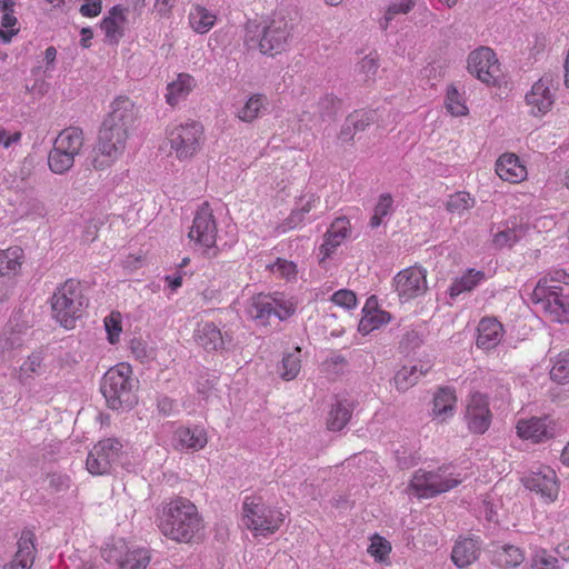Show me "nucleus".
Wrapping results in <instances>:
<instances>
[{"label": "nucleus", "mask_w": 569, "mask_h": 569, "mask_svg": "<svg viewBox=\"0 0 569 569\" xmlns=\"http://www.w3.org/2000/svg\"><path fill=\"white\" fill-rule=\"evenodd\" d=\"M131 350L134 353V356L141 360L148 358V352L146 350L144 345L140 340H132L131 341Z\"/></svg>", "instance_id": "nucleus-62"}, {"label": "nucleus", "mask_w": 569, "mask_h": 569, "mask_svg": "<svg viewBox=\"0 0 569 569\" xmlns=\"http://www.w3.org/2000/svg\"><path fill=\"white\" fill-rule=\"evenodd\" d=\"M176 439L182 448L199 450L207 443V436L201 428H180L176 431Z\"/></svg>", "instance_id": "nucleus-36"}, {"label": "nucleus", "mask_w": 569, "mask_h": 569, "mask_svg": "<svg viewBox=\"0 0 569 569\" xmlns=\"http://www.w3.org/2000/svg\"><path fill=\"white\" fill-rule=\"evenodd\" d=\"M380 67V58L377 51L365 56L356 66V72L363 82L373 81Z\"/></svg>", "instance_id": "nucleus-42"}, {"label": "nucleus", "mask_w": 569, "mask_h": 569, "mask_svg": "<svg viewBox=\"0 0 569 569\" xmlns=\"http://www.w3.org/2000/svg\"><path fill=\"white\" fill-rule=\"evenodd\" d=\"M49 486L57 492L67 491L70 488L71 480L68 476L61 473H51L48 476Z\"/></svg>", "instance_id": "nucleus-57"}, {"label": "nucleus", "mask_w": 569, "mask_h": 569, "mask_svg": "<svg viewBox=\"0 0 569 569\" xmlns=\"http://www.w3.org/2000/svg\"><path fill=\"white\" fill-rule=\"evenodd\" d=\"M13 6L14 2L11 0H3L2 2V11L4 12L1 18L2 29H14V26L18 23V19L13 14Z\"/></svg>", "instance_id": "nucleus-56"}, {"label": "nucleus", "mask_w": 569, "mask_h": 569, "mask_svg": "<svg viewBox=\"0 0 569 569\" xmlns=\"http://www.w3.org/2000/svg\"><path fill=\"white\" fill-rule=\"evenodd\" d=\"M86 2L80 7V12L84 17H97L101 12L102 0H84Z\"/></svg>", "instance_id": "nucleus-58"}, {"label": "nucleus", "mask_w": 569, "mask_h": 569, "mask_svg": "<svg viewBox=\"0 0 569 569\" xmlns=\"http://www.w3.org/2000/svg\"><path fill=\"white\" fill-rule=\"evenodd\" d=\"M123 455V446L117 438L100 440L93 446L87 458V469L92 475L109 473Z\"/></svg>", "instance_id": "nucleus-11"}, {"label": "nucleus", "mask_w": 569, "mask_h": 569, "mask_svg": "<svg viewBox=\"0 0 569 569\" xmlns=\"http://www.w3.org/2000/svg\"><path fill=\"white\" fill-rule=\"evenodd\" d=\"M193 338L197 345L207 351H214L223 346L221 330L210 321L198 323Z\"/></svg>", "instance_id": "nucleus-28"}, {"label": "nucleus", "mask_w": 569, "mask_h": 569, "mask_svg": "<svg viewBox=\"0 0 569 569\" xmlns=\"http://www.w3.org/2000/svg\"><path fill=\"white\" fill-rule=\"evenodd\" d=\"M469 73L487 86L500 83L502 71L496 52L489 47L472 50L467 60Z\"/></svg>", "instance_id": "nucleus-9"}, {"label": "nucleus", "mask_w": 569, "mask_h": 569, "mask_svg": "<svg viewBox=\"0 0 569 569\" xmlns=\"http://www.w3.org/2000/svg\"><path fill=\"white\" fill-rule=\"evenodd\" d=\"M528 224L518 219L507 220L502 228L492 237V243L498 249L512 248L528 232Z\"/></svg>", "instance_id": "nucleus-23"}, {"label": "nucleus", "mask_w": 569, "mask_h": 569, "mask_svg": "<svg viewBox=\"0 0 569 569\" xmlns=\"http://www.w3.org/2000/svg\"><path fill=\"white\" fill-rule=\"evenodd\" d=\"M497 176L509 183H521L528 178V170L521 159L512 152L502 153L496 161Z\"/></svg>", "instance_id": "nucleus-20"}, {"label": "nucleus", "mask_w": 569, "mask_h": 569, "mask_svg": "<svg viewBox=\"0 0 569 569\" xmlns=\"http://www.w3.org/2000/svg\"><path fill=\"white\" fill-rule=\"evenodd\" d=\"M284 519L281 509L254 503L251 506V533L256 538H268L280 529Z\"/></svg>", "instance_id": "nucleus-16"}, {"label": "nucleus", "mask_w": 569, "mask_h": 569, "mask_svg": "<svg viewBox=\"0 0 569 569\" xmlns=\"http://www.w3.org/2000/svg\"><path fill=\"white\" fill-rule=\"evenodd\" d=\"M92 36H93V33L90 28H82L80 44L83 48H89L91 46L90 40L92 39Z\"/></svg>", "instance_id": "nucleus-64"}, {"label": "nucleus", "mask_w": 569, "mask_h": 569, "mask_svg": "<svg viewBox=\"0 0 569 569\" xmlns=\"http://www.w3.org/2000/svg\"><path fill=\"white\" fill-rule=\"evenodd\" d=\"M83 132L80 128L70 127L62 130L56 138L53 146L64 152L70 153L73 158L79 154L83 146Z\"/></svg>", "instance_id": "nucleus-31"}, {"label": "nucleus", "mask_w": 569, "mask_h": 569, "mask_svg": "<svg viewBox=\"0 0 569 569\" xmlns=\"http://www.w3.org/2000/svg\"><path fill=\"white\" fill-rule=\"evenodd\" d=\"M556 80L552 74L546 73L540 77L525 96L529 114L542 118L549 113L556 101Z\"/></svg>", "instance_id": "nucleus-12"}, {"label": "nucleus", "mask_w": 569, "mask_h": 569, "mask_svg": "<svg viewBox=\"0 0 569 569\" xmlns=\"http://www.w3.org/2000/svg\"><path fill=\"white\" fill-rule=\"evenodd\" d=\"M331 301L339 307L353 309L357 306V296L352 290L340 289L331 296Z\"/></svg>", "instance_id": "nucleus-54"}, {"label": "nucleus", "mask_w": 569, "mask_h": 569, "mask_svg": "<svg viewBox=\"0 0 569 569\" xmlns=\"http://www.w3.org/2000/svg\"><path fill=\"white\" fill-rule=\"evenodd\" d=\"M126 22L124 9L121 6H114L110 9L109 14L103 18L100 23L107 40L110 43H118L123 36L122 24Z\"/></svg>", "instance_id": "nucleus-30"}, {"label": "nucleus", "mask_w": 569, "mask_h": 569, "mask_svg": "<svg viewBox=\"0 0 569 569\" xmlns=\"http://www.w3.org/2000/svg\"><path fill=\"white\" fill-rule=\"evenodd\" d=\"M157 525L164 537L183 543L199 539L203 529L196 505L183 497L164 501L158 507Z\"/></svg>", "instance_id": "nucleus-2"}, {"label": "nucleus", "mask_w": 569, "mask_h": 569, "mask_svg": "<svg viewBox=\"0 0 569 569\" xmlns=\"http://www.w3.org/2000/svg\"><path fill=\"white\" fill-rule=\"evenodd\" d=\"M457 405L456 391L450 387L439 388L432 399L431 415L440 422L447 421L455 415Z\"/></svg>", "instance_id": "nucleus-25"}, {"label": "nucleus", "mask_w": 569, "mask_h": 569, "mask_svg": "<svg viewBox=\"0 0 569 569\" xmlns=\"http://www.w3.org/2000/svg\"><path fill=\"white\" fill-rule=\"evenodd\" d=\"M523 485L530 491H535L546 503H552L558 499L560 485L556 471L549 467L540 468L523 478Z\"/></svg>", "instance_id": "nucleus-18"}, {"label": "nucleus", "mask_w": 569, "mask_h": 569, "mask_svg": "<svg viewBox=\"0 0 569 569\" xmlns=\"http://www.w3.org/2000/svg\"><path fill=\"white\" fill-rule=\"evenodd\" d=\"M550 378L559 383L569 382V350L558 356L550 370Z\"/></svg>", "instance_id": "nucleus-49"}, {"label": "nucleus", "mask_w": 569, "mask_h": 569, "mask_svg": "<svg viewBox=\"0 0 569 569\" xmlns=\"http://www.w3.org/2000/svg\"><path fill=\"white\" fill-rule=\"evenodd\" d=\"M393 288L401 302L423 296L428 290L426 269L411 266L399 271L393 278Z\"/></svg>", "instance_id": "nucleus-15"}, {"label": "nucleus", "mask_w": 569, "mask_h": 569, "mask_svg": "<svg viewBox=\"0 0 569 569\" xmlns=\"http://www.w3.org/2000/svg\"><path fill=\"white\" fill-rule=\"evenodd\" d=\"M267 98L262 94L251 96V118L261 114L267 109Z\"/></svg>", "instance_id": "nucleus-60"}, {"label": "nucleus", "mask_w": 569, "mask_h": 569, "mask_svg": "<svg viewBox=\"0 0 569 569\" xmlns=\"http://www.w3.org/2000/svg\"><path fill=\"white\" fill-rule=\"evenodd\" d=\"M87 306L79 281L67 280L57 288L51 298L53 318L66 329L74 327L77 319L81 318Z\"/></svg>", "instance_id": "nucleus-6"}, {"label": "nucleus", "mask_w": 569, "mask_h": 569, "mask_svg": "<svg viewBox=\"0 0 569 569\" xmlns=\"http://www.w3.org/2000/svg\"><path fill=\"white\" fill-rule=\"evenodd\" d=\"M416 4V0H396L390 3L383 14L382 20L380 21V26L382 29H387L389 23L398 16V14H407L409 13Z\"/></svg>", "instance_id": "nucleus-45"}, {"label": "nucleus", "mask_w": 569, "mask_h": 569, "mask_svg": "<svg viewBox=\"0 0 569 569\" xmlns=\"http://www.w3.org/2000/svg\"><path fill=\"white\" fill-rule=\"evenodd\" d=\"M36 536L32 530L24 529L21 532L20 539L18 541V551L14 556V559L20 562H28V567L31 568L34 561L36 547H34Z\"/></svg>", "instance_id": "nucleus-40"}, {"label": "nucleus", "mask_w": 569, "mask_h": 569, "mask_svg": "<svg viewBox=\"0 0 569 569\" xmlns=\"http://www.w3.org/2000/svg\"><path fill=\"white\" fill-rule=\"evenodd\" d=\"M525 560V552L521 548L506 545L493 551V561L502 568H515Z\"/></svg>", "instance_id": "nucleus-35"}, {"label": "nucleus", "mask_w": 569, "mask_h": 569, "mask_svg": "<svg viewBox=\"0 0 569 569\" xmlns=\"http://www.w3.org/2000/svg\"><path fill=\"white\" fill-rule=\"evenodd\" d=\"M445 107L452 117H466L469 113L465 94L453 84L448 86L446 90Z\"/></svg>", "instance_id": "nucleus-37"}, {"label": "nucleus", "mask_w": 569, "mask_h": 569, "mask_svg": "<svg viewBox=\"0 0 569 569\" xmlns=\"http://www.w3.org/2000/svg\"><path fill=\"white\" fill-rule=\"evenodd\" d=\"M216 17L209 13L204 8L197 7L190 14V23L194 31L199 33L207 32L214 23Z\"/></svg>", "instance_id": "nucleus-47"}, {"label": "nucleus", "mask_w": 569, "mask_h": 569, "mask_svg": "<svg viewBox=\"0 0 569 569\" xmlns=\"http://www.w3.org/2000/svg\"><path fill=\"white\" fill-rule=\"evenodd\" d=\"M110 108L100 126L96 156L91 159L96 170H104L123 154L138 118V109L129 98H117Z\"/></svg>", "instance_id": "nucleus-1"}, {"label": "nucleus", "mask_w": 569, "mask_h": 569, "mask_svg": "<svg viewBox=\"0 0 569 569\" xmlns=\"http://www.w3.org/2000/svg\"><path fill=\"white\" fill-rule=\"evenodd\" d=\"M194 79L188 73L178 74L177 80L167 86L166 100L170 106H174L179 99L184 98L194 87Z\"/></svg>", "instance_id": "nucleus-33"}, {"label": "nucleus", "mask_w": 569, "mask_h": 569, "mask_svg": "<svg viewBox=\"0 0 569 569\" xmlns=\"http://www.w3.org/2000/svg\"><path fill=\"white\" fill-rule=\"evenodd\" d=\"M429 362H419L411 366H403L397 371L393 378L396 388L399 391H406L413 387L421 377L426 376L431 370Z\"/></svg>", "instance_id": "nucleus-29"}, {"label": "nucleus", "mask_w": 569, "mask_h": 569, "mask_svg": "<svg viewBox=\"0 0 569 569\" xmlns=\"http://www.w3.org/2000/svg\"><path fill=\"white\" fill-rule=\"evenodd\" d=\"M362 317L359 322V331L368 335L371 331L379 329L381 326L387 325L391 317L387 311L378 308L377 298L375 296L368 298L362 309Z\"/></svg>", "instance_id": "nucleus-24"}, {"label": "nucleus", "mask_w": 569, "mask_h": 569, "mask_svg": "<svg viewBox=\"0 0 569 569\" xmlns=\"http://www.w3.org/2000/svg\"><path fill=\"white\" fill-rule=\"evenodd\" d=\"M74 158L70 156V153L64 152V150L59 149L53 146L52 150L48 156V164L52 172L62 174L71 169L73 166Z\"/></svg>", "instance_id": "nucleus-43"}, {"label": "nucleus", "mask_w": 569, "mask_h": 569, "mask_svg": "<svg viewBox=\"0 0 569 569\" xmlns=\"http://www.w3.org/2000/svg\"><path fill=\"white\" fill-rule=\"evenodd\" d=\"M188 237L208 252L214 247L217 223L208 202H204L196 212Z\"/></svg>", "instance_id": "nucleus-17"}, {"label": "nucleus", "mask_w": 569, "mask_h": 569, "mask_svg": "<svg viewBox=\"0 0 569 569\" xmlns=\"http://www.w3.org/2000/svg\"><path fill=\"white\" fill-rule=\"evenodd\" d=\"M370 543L367 548V552L373 558L377 563L389 565L390 553L392 546L385 537L379 533H373L369 538Z\"/></svg>", "instance_id": "nucleus-39"}, {"label": "nucleus", "mask_w": 569, "mask_h": 569, "mask_svg": "<svg viewBox=\"0 0 569 569\" xmlns=\"http://www.w3.org/2000/svg\"><path fill=\"white\" fill-rule=\"evenodd\" d=\"M480 555V542L472 538H461L456 541L451 559L459 568H466L473 563Z\"/></svg>", "instance_id": "nucleus-26"}, {"label": "nucleus", "mask_w": 569, "mask_h": 569, "mask_svg": "<svg viewBox=\"0 0 569 569\" xmlns=\"http://www.w3.org/2000/svg\"><path fill=\"white\" fill-rule=\"evenodd\" d=\"M486 278L485 272L469 269L460 278H457L449 287V296L456 298L463 292L473 290Z\"/></svg>", "instance_id": "nucleus-32"}, {"label": "nucleus", "mask_w": 569, "mask_h": 569, "mask_svg": "<svg viewBox=\"0 0 569 569\" xmlns=\"http://www.w3.org/2000/svg\"><path fill=\"white\" fill-rule=\"evenodd\" d=\"M203 127L197 121L174 126L168 131L171 149L179 160L192 158L200 149Z\"/></svg>", "instance_id": "nucleus-10"}, {"label": "nucleus", "mask_w": 569, "mask_h": 569, "mask_svg": "<svg viewBox=\"0 0 569 569\" xmlns=\"http://www.w3.org/2000/svg\"><path fill=\"white\" fill-rule=\"evenodd\" d=\"M392 202V197L389 193L380 196L370 219V226L372 228H377L381 224L382 219L391 211Z\"/></svg>", "instance_id": "nucleus-50"}, {"label": "nucleus", "mask_w": 569, "mask_h": 569, "mask_svg": "<svg viewBox=\"0 0 569 569\" xmlns=\"http://www.w3.org/2000/svg\"><path fill=\"white\" fill-rule=\"evenodd\" d=\"M516 430L519 438L530 440L533 443H540L553 438L555 422L548 417L519 419L516 425Z\"/></svg>", "instance_id": "nucleus-19"}, {"label": "nucleus", "mask_w": 569, "mask_h": 569, "mask_svg": "<svg viewBox=\"0 0 569 569\" xmlns=\"http://www.w3.org/2000/svg\"><path fill=\"white\" fill-rule=\"evenodd\" d=\"M23 251L20 247L0 250V277L17 274L21 267Z\"/></svg>", "instance_id": "nucleus-38"}, {"label": "nucleus", "mask_w": 569, "mask_h": 569, "mask_svg": "<svg viewBox=\"0 0 569 569\" xmlns=\"http://www.w3.org/2000/svg\"><path fill=\"white\" fill-rule=\"evenodd\" d=\"M101 552L106 561L118 563V569H146L151 559L147 549H130L123 539L113 540Z\"/></svg>", "instance_id": "nucleus-14"}, {"label": "nucleus", "mask_w": 569, "mask_h": 569, "mask_svg": "<svg viewBox=\"0 0 569 569\" xmlns=\"http://www.w3.org/2000/svg\"><path fill=\"white\" fill-rule=\"evenodd\" d=\"M43 356L41 351L32 352L28 359L21 365L19 371V380L21 383H27L29 378L33 375H41L43 369Z\"/></svg>", "instance_id": "nucleus-44"}, {"label": "nucleus", "mask_w": 569, "mask_h": 569, "mask_svg": "<svg viewBox=\"0 0 569 569\" xmlns=\"http://www.w3.org/2000/svg\"><path fill=\"white\" fill-rule=\"evenodd\" d=\"M158 411L164 417H171L176 412V405L169 397H160L157 402Z\"/></svg>", "instance_id": "nucleus-59"}, {"label": "nucleus", "mask_w": 569, "mask_h": 569, "mask_svg": "<svg viewBox=\"0 0 569 569\" xmlns=\"http://www.w3.org/2000/svg\"><path fill=\"white\" fill-rule=\"evenodd\" d=\"M532 569H560L559 560L557 557L548 552L543 548L535 550L531 557Z\"/></svg>", "instance_id": "nucleus-48"}, {"label": "nucleus", "mask_w": 569, "mask_h": 569, "mask_svg": "<svg viewBox=\"0 0 569 569\" xmlns=\"http://www.w3.org/2000/svg\"><path fill=\"white\" fill-rule=\"evenodd\" d=\"M104 328L108 333V340L114 345L119 341L120 332L122 331L121 316L119 312H111L104 318Z\"/></svg>", "instance_id": "nucleus-51"}, {"label": "nucleus", "mask_w": 569, "mask_h": 569, "mask_svg": "<svg viewBox=\"0 0 569 569\" xmlns=\"http://www.w3.org/2000/svg\"><path fill=\"white\" fill-rule=\"evenodd\" d=\"M351 224L348 218L339 217L328 228L322 244L319 247L320 260L329 258L336 249L349 237Z\"/></svg>", "instance_id": "nucleus-22"}, {"label": "nucleus", "mask_w": 569, "mask_h": 569, "mask_svg": "<svg viewBox=\"0 0 569 569\" xmlns=\"http://www.w3.org/2000/svg\"><path fill=\"white\" fill-rule=\"evenodd\" d=\"M557 555L565 561H569V541L559 543L556 548Z\"/></svg>", "instance_id": "nucleus-63"}, {"label": "nucleus", "mask_w": 569, "mask_h": 569, "mask_svg": "<svg viewBox=\"0 0 569 569\" xmlns=\"http://www.w3.org/2000/svg\"><path fill=\"white\" fill-rule=\"evenodd\" d=\"M266 269L278 278L292 280L297 277V264L293 261L278 258L273 263L266 264Z\"/></svg>", "instance_id": "nucleus-46"}, {"label": "nucleus", "mask_w": 569, "mask_h": 569, "mask_svg": "<svg viewBox=\"0 0 569 569\" xmlns=\"http://www.w3.org/2000/svg\"><path fill=\"white\" fill-rule=\"evenodd\" d=\"M319 106L321 109H330L331 113H336L341 106V100L333 94H327L320 100Z\"/></svg>", "instance_id": "nucleus-61"}, {"label": "nucleus", "mask_w": 569, "mask_h": 569, "mask_svg": "<svg viewBox=\"0 0 569 569\" xmlns=\"http://www.w3.org/2000/svg\"><path fill=\"white\" fill-rule=\"evenodd\" d=\"M505 336L502 323L495 317H483L477 326L476 346L490 351L499 346Z\"/></svg>", "instance_id": "nucleus-21"}, {"label": "nucleus", "mask_w": 569, "mask_h": 569, "mask_svg": "<svg viewBox=\"0 0 569 569\" xmlns=\"http://www.w3.org/2000/svg\"><path fill=\"white\" fill-rule=\"evenodd\" d=\"M465 479L451 466H441L435 471L418 469L412 475L408 491L418 499L433 498L458 487Z\"/></svg>", "instance_id": "nucleus-5"}, {"label": "nucleus", "mask_w": 569, "mask_h": 569, "mask_svg": "<svg viewBox=\"0 0 569 569\" xmlns=\"http://www.w3.org/2000/svg\"><path fill=\"white\" fill-rule=\"evenodd\" d=\"M375 114L370 110H357L349 114L347 121L353 126L357 131L365 130L372 121Z\"/></svg>", "instance_id": "nucleus-52"}, {"label": "nucleus", "mask_w": 569, "mask_h": 569, "mask_svg": "<svg viewBox=\"0 0 569 569\" xmlns=\"http://www.w3.org/2000/svg\"><path fill=\"white\" fill-rule=\"evenodd\" d=\"M355 407V402L349 399H338L328 412L327 429L330 431L342 430L350 421Z\"/></svg>", "instance_id": "nucleus-27"}, {"label": "nucleus", "mask_w": 569, "mask_h": 569, "mask_svg": "<svg viewBox=\"0 0 569 569\" xmlns=\"http://www.w3.org/2000/svg\"><path fill=\"white\" fill-rule=\"evenodd\" d=\"M295 21L284 10L273 12L264 22L258 43L260 52L273 57L286 51L293 37Z\"/></svg>", "instance_id": "nucleus-7"}, {"label": "nucleus", "mask_w": 569, "mask_h": 569, "mask_svg": "<svg viewBox=\"0 0 569 569\" xmlns=\"http://www.w3.org/2000/svg\"><path fill=\"white\" fill-rule=\"evenodd\" d=\"M531 302L553 321L569 322V273L553 270L539 279Z\"/></svg>", "instance_id": "nucleus-3"}, {"label": "nucleus", "mask_w": 569, "mask_h": 569, "mask_svg": "<svg viewBox=\"0 0 569 569\" xmlns=\"http://www.w3.org/2000/svg\"><path fill=\"white\" fill-rule=\"evenodd\" d=\"M300 348L297 347L293 352L283 356L278 372L281 379L291 381L296 379L301 370Z\"/></svg>", "instance_id": "nucleus-41"}, {"label": "nucleus", "mask_w": 569, "mask_h": 569, "mask_svg": "<svg viewBox=\"0 0 569 569\" xmlns=\"http://www.w3.org/2000/svg\"><path fill=\"white\" fill-rule=\"evenodd\" d=\"M307 218L299 212L297 208H295L288 218L280 224L277 226L276 230L278 233H286L290 230L299 228L305 224Z\"/></svg>", "instance_id": "nucleus-53"}, {"label": "nucleus", "mask_w": 569, "mask_h": 569, "mask_svg": "<svg viewBox=\"0 0 569 569\" xmlns=\"http://www.w3.org/2000/svg\"><path fill=\"white\" fill-rule=\"evenodd\" d=\"M492 418L489 397L480 391L471 392L466 399L463 413L469 432L472 435L486 433L492 423Z\"/></svg>", "instance_id": "nucleus-13"}, {"label": "nucleus", "mask_w": 569, "mask_h": 569, "mask_svg": "<svg viewBox=\"0 0 569 569\" xmlns=\"http://www.w3.org/2000/svg\"><path fill=\"white\" fill-rule=\"evenodd\" d=\"M319 203V196L315 193H306L299 198L296 208L299 210L300 213H302V216L307 218V214L310 213L313 209H316Z\"/></svg>", "instance_id": "nucleus-55"}, {"label": "nucleus", "mask_w": 569, "mask_h": 569, "mask_svg": "<svg viewBox=\"0 0 569 569\" xmlns=\"http://www.w3.org/2000/svg\"><path fill=\"white\" fill-rule=\"evenodd\" d=\"M257 326L267 327L284 321L296 312V305L282 295H259L253 300Z\"/></svg>", "instance_id": "nucleus-8"}, {"label": "nucleus", "mask_w": 569, "mask_h": 569, "mask_svg": "<svg viewBox=\"0 0 569 569\" xmlns=\"http://www.w3.org/2000/svg\"><path fill=\"white\" fill-rule=\"evenodd\" d=\"M136 383L129 365L119 363L110 368L103 375L100 383L107 406L112 410L131 409L138 402Z\"/></svg>", "instance_id": "nucleus-4"}, {"label": "nucleus", "mask_w": 569, "mask_h": 569, "mask_svg": "<svg viewBox=\"0 0 569 569\" xmlns=\"http://www.w3.org/2000/svg\"><path fill=\"white\" fill-rule=\"evenodd\" d=\"M476 206V198L468 191H456L448 196L445 208L451 214L459 217Z\"/></svg>", "instance_id": "nucleus-34"}]
</instances>
